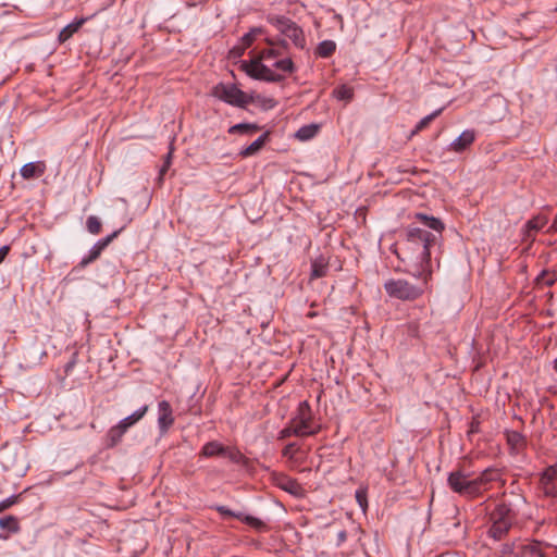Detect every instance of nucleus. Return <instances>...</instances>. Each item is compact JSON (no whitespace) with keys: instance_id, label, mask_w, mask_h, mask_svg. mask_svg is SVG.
I'll return each instance as SVG.
<instances>
[{"instance_id":"f257e3e1","label":"nucleus","mask_w":557,"mask_h":557,"mask_svg":"<svg viewBox=\"0 0 557 557\" xmlns=\"http://www.w3.org/2000/svg\"><path fill=\"white\" fill-rule=\"evenodd\" d=\"M414 219L435 233L409 225L405 240L399 250H396V255L404 262L413 263L417 267L414 275L426 281L432 273L431 248L442 238L445 225L440 219L424 213H416Z\"/></svg>"},{"instance_id":"f03ea898","label":"nucleus","mask_w":557,"mask_h":557,"mask_svg":"<svg viewBox=\"0 0 557 557\" xmlns=\"http://www.w3.org/2000/svg\"><path fill=\"white\" fill-rule=\"evenodd\" d=\"M271 46L270 48L260 51L258 58L251 60L249 63H244L242 67L250 77L269 83H280L284 79V75L274 72L271 67L263 64L262 61H271L281 57L283 52L280 48L274 47L275 42L271 39L267 40Z\"/></svg>"},{"instance_id":"7ed1b4c3","label":"nucleus","mask_w":557,"mask_h":557,"mask_svg":"<svg viewBox=\"0 0 557 557\" xmlns=\"http://www.w3.org/2000/svg\"><path fill=\"white\" fill-rule=\"evenodd\" d=\"M516 519L517 513L509 504H497L488 513L490 528L487 535L495 541L504 540L515 524Z\"/></svg>"},{"instance_id":"20e7f679","label":"nucleus","mask_w":557,"mask_h":557,"mask_svg":"<svg viewBox=\"0 0 557 557\" xmlns=\"http://www.w3.org/2000/svg\"><path fill=\"white\" fill-rule=\"evenodd\" d=\"M211 96L233 107L245 109L253 102L251 96L239 89L235 84L219 83L211 89Z\"/></svg>"},{"instance_id":"39448f33","label":"nucleus","mask_w":557,"mask_h":557,"mask_svg":"<svg viewBox=\"0 0 557 557\" xmlns=\"http://www.w3.org/2000/svg\"><path fill=\"white\" fill-rule=\"evenodd\" d=\"M447 484L454 493H457L466 498L473 499L480 496L478 482H475L474 479H470V475L460 469L449 473L447 478Z\"/></svg>"},{"instance_id":"423d86ee","label":"nucleus","mask_w":557,"mask_h":557,"mask_svg":"<svg viewBox=\"0 0 557 557\" xmlns=\"http://www.w3.org/2000/svg\"><path fill=\"white\" fill-rule=\"evenodd\" d=\"M301 432V437L315 435L321 431V425L314 424L313 412L307 400L300 401L295 414L289 420Z\"/></svg>"},{"instance_id":"0eeeda50","label":"nucleus","mask_w":557,"mask_h":557,"mask_svg":"<svg viewBox=\"0 0 557 557\" xmlns=\"http://www.w3.org/2000/svg\"><path fill=\"white\" fill-rule=\"evenodd\" d=\"M388 296L400 300H416L423 294V289L410 284L406 280H388L384 283Z\"/></svg>"},{"instance_id":"6e6552de","label":"nucleus","mask_w":557,"mask_h":557,"mask_svg":"<svg viewBox=\"0 0 557 557\" xmlns=\"http://www.w3.org/2000/svg\"><path fill=\"white\" fill-rule=\"evenodd\" d=\"M272 24L287 38H289L293 44L299 48H306V37L304 30L300 26H298L294 21L285 16H276L272 20Z\"/></svg>"},{"instance_id":"1a4fd4ad","label":"nucleus","mask_w":557,"mask_h":557,"mask_svg":"<svg viewBox=\"0 0 557 557\" xmlns=\"http://www.w3.org/2000/svg\"><path fill=\"white\" fill-rule=\"evenodd\" d=\"M223 518H235L240 520L242 522L248 524L252 529L257 531H265L268 529L267 524L259 518L245 515L243 512H236L223 505H216L213 507Z\"/></svg>"},{"instance_id":"9d476101","label":"nucleus","mask_w":557,"mask_h":557,"mask_svg":"<svg viewBox=\"0 0 557 557\" xmlns=\"http://www.w3.org/2000/svg\"><path fill=\"white\" fill-rule=\"evenodd\" d=\"M540 488L546 497L557 496V463L547 467L542 472Z\"/></svg>"},{"instance_id":"9b49d317","label":"nucleus","mask_w":557,"mask_h":557,"mask_svg":"<svg viewBox=\"0 0 557 557\" xmlns=\"http://www.w3.org/2000/svg\"><path fill=\"white\" fill-rule=\"evenodd\" d=\"M548 222L547 216L537 214L530 219L523 228V242H529L532 244L535 238V233L541 231Z\"/></svg>"},{"instance_id":"f8f14e48","label":"nucleus","mask_w":557,"mask_h":557,"mask_svg":"<svg viewBox=\"0 0 557 557\" xmlns=\"http://www.w3.org/2000/svg\"><path fill=\"white\" fill-rule=\"evenodd\" d=\"M158 425L160 431L165 433L174 423L173 410L170 403L166 400H161L158 405Z\"/></svg>"},{"instance_id":"ddd939ff","label":"nucleus","mask_w":557,"mask_h":557,"mask_svg":"<svg viewBox=\"0 0 557 557\" xmlns=\"http://www.w3.org/2000/svg\"><path fill=\"white\" fill-rule=\"evenodd\" d=\"M274 482L277 487L294 496H300L302 494V487L298 481L286 474H276Z\"/></svg>"},{"instance_id":"4468645a","label":"nucleus","mask_w":557,"mask_h":557,"mask_svg":"<svg viewBox=\"0 0 557 557\" xmlns=\"http://www.w3.org/2000/svg\"><path fill=\"white\" fill-rule=\"evenodd\" d=\"M474 139V131L466 129L450 144V150L460 153L469 148L473 144Z\"/></svg>"},{"instance_id":"2eb2a0df","label":"nucleus","mask_w":557,"mask_h":557,"mask_svg":"<svg viewBox=\"0 0 557 557\" xmlns=\"http://www.w3.org/2000/svg\"><path fill=\"white\" fill-rule=\"evenodd\" d=\"M500 479V472L496 468H487L480 473L479 476L474 478L475 482H478V490L480 491V496L486 491V485L491 482L497 481Z\"/></svg>"},{"instance_id":"dca6fc26","label":"nucleus","mask_w":557,"mask_h":557,"mask_svg":"<svg viewBox=\"0 0 557 557\" xmlns=\"http://www.w3.org/2000/svg\"><path fill=\"white\" fill-rule=\"evenodd\" d=\"M148 409H149L148 405H145V406L140 407L139 409H137L136 411H134L132 414H129V416L125 417L124 419H122L121 421H119L117 424H120V426L124 431L127 432L129 428L135 425L137 422H139L145 417Z\"/></svg>"},{"instance_id":"f3484780","label":"nucleus","mask_w":557,"mask_h":557,"mask_svg":"<svg viewBox=\"0 0 557 557\" xmlns=\"http://www.w3.org/2000/svg\"><path fill=\"white\" fill-rule=\"evenodd\" d=\"M125 433H126V431H124L120 426V424H115V425L111 426L106 434V447L107 448L115 447L117 444L121 443Z\"/></svg>"},{"instance_id":"a211bd4d","label":"nucleus","mask_w":557,"mask_h":557,"mask_svg":"<svg viewBox=\"0 0 557 557\" xmlns=\"http://www.w3.org/2000/svg\"><path fill=\"white\" fill-rule=\"evenodd\" d=\"M519 557H547L537 541L523 544L520 547Z\"/></svg>"},{"instance_id":"6ab92c4d","label":"nucleus","mask_w":557,"mask_h":557,"mask_svg":"<svg viewBox=\"0 0 557 557\" xmlns=\"http://www.w3.org/2000/svg\"><path fill=\"white\" fill-rule=\"evenodd\" d=\"M87 20V17H82L62 28L59 33V41L61 44L67 41L76 32H78V29L86 23Z\"/></svg>"},{"instance_id":"aec40b11","label":"nucleus","mask_w":557,"mask_h":557,"mask_svg":"<svg viewBox=\"0 0 557 557\" xmlns=\"http://www.w3.org/2000/svg\"><path fill=\"white\" fill-rule=\"evenodd\" d=\"M268 138H269V133L265 132L260 137H258L253 143H251L248 147L243 149L239 152V156L242 158H248V157L257 154L262 149V147L265 145Z\"/></svg>"},{"instance_id":"412c9836","label":"nucleus","mask_w":557,"mask_h":557,"mask_svg":"<svg viewBox=\"0 0 557 557\" xmlns=\"http://www.w3.org/2000/svg\"><path fill=\"white\" fill-rule=\"evenodd\" d=\"M327 269L329 261L323 256H320L319 258L314 259L311 262V280L324 277L327 273Z\"/></svg>"},{"instance_id":"4be33fe9","label":"nucleus","mask_w":557,"mask_h":557,"mask_svg":"<svg viewBox=\"0 0 557 557\" xmlns=\"http://www.w3.org/2000/svg\"><path fill=\"white\" fill-rule=\"evenodd\" d=\"M225 451V446H223L221 443L216 441H211L206 443L202 446V449L200 451V456L206 458L216 457V456H223Z\"/></svg>"},{"instance_id":"5701e85b","label":"nucleus","mask_w":557,"mask_h":557,"mask_svg":"<svg viewBox=\"0 0 557 557\" xmlns=\"http://www.w3.org/2000/svg\"><path fill=\"white\" fill-rule=\"evenodd\" d=\"M507 443L515 454L520 453L525 446V440L523 435L517 431L507 433Z\"/></svg>"},{"instance_id":"b1692460","label":"nucleus","mask_w":557,"mask_h":557,"mask_svg":"<svg viewBox=\"0 0 557 557\" xmlns=\"http://www.w3.org/2000/svg\"><path fill=\"white\" fill-rule=\"evenodd\" d=\"M336 50V44L333 40L321 41L317 49L315 55L319 58H330Z\"/></svg>"},{"instance_id":"393cba45","label":"nucleus","mask_w":557,"mask_h":557,"mask_svg":"<svg viewBox=\"0 0 557 557\" xmlns=\"http://www.w3.org/2000/svg\"><path fill=\"white\" fill-rule=\"evenodd\" d=\"M260 129V126L253 123H239L228 128L230 134H253Z\"/></svg>"},{"instance_id":"a878e982","label":"nucleus","mask_w":557,"mask_h":557,"mask_svg":"<svg viewBox=\"0 0 557 557\" xmlns=\"http://www.w3.org/2000/svg\"><path fill=\"white\" fill-rule=\"evenodd\" d=\"M0 528L8 530L10 533H17L21 530L20 522L14 516L0 518Z\"/></svg>"},{"instance_id":"bb28decb","label":"nucleus","mask_w":557,"mask_h":557,"mask_svg":"<svg viewBox=\"0 0 557 557\" xmlns=\"http://www.w3.org/2000/svg\"><path fill=\"white\" fill-rule=\"evenodd\" d=\"M319 127L315 124L305 125L296 132V138L300 140H309L317 135Z\"/></svg>"},{"instance_id":"cd10ccee","label":"nucleus","mask_w":557,"mask_h":557,"mask_svg":"<svg viewBox=\"0 0 557 557\" xmlns=\"http://www.w3.org/2000/svg\"><path fill=\"white\" fill-rule=\"evenodd\" d=\"M442 111L443 109L435 110L431 114L421 119L419 123L416 125L414 129L412 131L411 136L417 135L419 132L428 127L429 124L442 113Z\"/></svg>"},{"instance_id":"c85d7f7f","label":"nucleus","mask_w":557,"mask_h":557,"mask_svg":"<svg viewBox=\"0 0 557 557\" xmlns=\"http://www.w3.org/2000/svg\"><path fill=\"white\" fill-rule=\"evenodd\" d=\"M272 66L277 69L278 71L289 74L294 73L296 70V66L290 58L276 60L272 63Z\"/></svg>"},{"instance_id":"c756f323","label":"nucleus","mask_w":557,"mask_h":557,"mask_svg":"<svg viewBox=\"0 0 557 557\" xmlns=\"http://www.w3.org/2000/svg\"><path fill=\"white\" fill-rule=\"evenodd\" d=\"M334 96L338 100H345L350 101L354 97V90L351 87H348L347 85H341L333 91Z\"/></svg>"},{"instance_id":"7c9ffc66","label":"nucleus","mask_w":557,"mask_h":557,"mask_svg":"<svg viewBox=\"0 0 557 557\" xmlns=\"http://www.w3.org/2000/svg\"><path fill=\"white\" fill-rule=\"evenodd\" d=\"M290 436L301 437V432H300L299 429L295 428V425L292 424V422L289 421L288 424L278 432L277 438L278 440H285V438H288Z\"/></svg>"},{"instance_id":"2f4dec72","label":"nucleus","mask_w":557,"mask_h":557,"mask_svg":"<svg viewBox=\"0 0 557 557\" xmlns=\"http://www.w3.org/2000/svg\"><path fill=\"white\" fill-rule=\"evenodd\" d=\"M101 252L102 251L99 249V247L97 245H94L91 247V249L89 250L88 255L86 257H84L82 259V261L79 262L81 268H85L89 263L97 260L100 257Z\"/></svg>"},{"instance_id":"473e14b6","label":"nucleus","mask_w":557,"mask_h":557,"mask_svg":"<svg viewBox=\"0 0 557 557\" xmlns=\"http://www.w3.org/2000/svg\"><path fill=\"white\" fill-rule=\"evenodd\" d=\"M224 457H227L234 463H243L245 456L236 448L225 447Z\"/></svg>"},{"instance_id":"72a5a7b5","label":"nucleus","mask_w":557,"mask_h":557,"mask_svg":"<svg viewBox=\"0 0 557 557\" xmlns=\"http://www.w3.org/2000/svg\"><path fill=\"white\" fill-rule=\"evenodd\" d=\"M21 175L23 178L29 180L38 175V166L33 163H26L21 169Z\"/></svg>"},{"instance_id":"f704fd0d","label":"nucleus","mask_w":557,"mask_h":557,"mask_svg":"<svg viewBox=\"0 0 557 557\" xmlns=\"http://www.w3.org/2000/svg\"><path fill=\"white\" fill-rule=\"evenodd\" d=\"M86 226L90 234L97 235L101 232L102 225H101L100 220L97 216L90 215V216H88V219L86 221Z\"/></svg>"},{"instance_id":"c9c22d12","label":"nucleus","mask_w":557,"mask_h":557,"mask_svg":"<svg viewBox=\"0 0 557 557\" xmlns=\"http://www.w3.org/2000/svg\"><path fill=\"white\" fill-rule=\"evenodd\" d=\"M556 281V274L549 271H542L541 274L536 277L537 283H542L546 286H552Z\"/></svg>"},{"instance_id":"e433bc0d","label":"nucleus","mask_w":557,"mask_h":557,"mask_svg":"<svg viewBox=\"0 0 557 557\" xmlns=\"http://www.w3.org/2000/svg\"><path fill=\"white\" fill-rule=\"evenodd\" d=\"M261 32L262 30L260 28H253L249 33L245 34L242 38L244 47H250Z\"/></svg>"},{"instance_id":"4c0bfd02","label":"nucleus","mask_w":557,"mask_h":557,"mask_svg":"<svg viewBox=\"0 0 557 557\" xmlns=\"http://www.w3.org/2000/svg\"><path fill=\"white\" fill-rule=\"evenodd\" d=\"M123 228H120L112 234L108 235L107 237L98 240L95 245L99 247L101 251H103L111 243L112 240L121 233Z\"/></svg>"},{"instance_id":"58836bf2","label":"nucleus","mask_w":557,"mask_h":557,"mask_svg":"<svg viewBox=\"0 0 557 557\" xmlns=\"http://www.w3.org/2000/svg\"><path fill=\"white\" fill-rule=\"evenodd\" d=\"M299 450V446L296 444V443H289L287 444L283 450H282V455L284 457H287L289 459H293L295 458L297 451Z\"/></svg>"},{"instance_id":"ea45409f","label":"nucleus","mask_w":557,"mask_h":557,"mask_svg":"<svg viewBox=\"0 0 557 557\" xmlns=\"http://www.w3.org/2000/svg\"><path fill=\"white\" fill-rule=\"evenodd\" d=\"M407 333L408 335L412 337H419L420 336V326L418 322H410L407 325Z\"/></svg>"},{"instance_id":"a19ab883","label":"nucleus","mask_w":557,"mask_h":557,"mask_svg":"<svg viewBox=\"0 0 557 557\" xmlns=\"http://www.w3.org/2000/svg\"><path fill=\"white\" fill-rule=\"evenodd\" d=\"M356 499L362 509L367 508V495L364 491L358 490L356 492Z\"/></svg>"},{"instance_id":"79ce46f5","label":"nucleus","mask_w":557,"mask_h":557,"mask_svg":"<svg viewBox=\"0 0 557 557\" xmlns=\"http://www.w3.org/2000/svg\"><path fill=\"white\" fill-rule=\"evenodd\" d=\"M20 497H21V494L20 495H12V496L5 498L4 500H2L1 503L3 504V507L7 510L10 507H12L13 505H15L18 502Z\"/></svg>"},{"instance_id":"37998d69","label":"nucleus","mask_w":557,"mask_h":557,"mask_svg":"<svg viewBox=\"0 0 557 557\" xmlns=\"http://www.w3.org/2000/svg\"><path fill=\"white\" fill-rule=\"evenodd\" d=\"M515 550V543H505L500 548V556L511 555Z\"/></svg>"},{"instance_id":"c03bdc74","label":"nucleus","mask_w":557,"mask_h":557,"mask_svg":"<svg viewBox=\"0 0 557 557\" xmlns=\"http://www.w3.org/2000/svg\"><path fill=\"white\" fill-rule=\"evenodd\" d=\"M171 156H172V153L169 152L168 156H166L165 162H164L163 166L160 170V177H162L164 175V173L168 171V169H169V166L171 164Z\"/></svg>"},{"instance_id":"a18cd8bd","label":"nucleus","mask_w":557,"mask_h":557,"mask_svg":"<svg viewBox=\"0 0 557 557\" xmlns=\"http://www.w3.org/2000/svg\"><path fill=\"white\" fill-rule=\"evenodd\" d=\"M171 156H172V153L169 152L168 156H166L165 162H164L163 166L160 170V177H162L164 175V173L168 171V169H169V166L171 164Z\"/></svg>"},{"instance_id":"49530a36","label":"nucleus","mask_w":557,"mask_h":557,"mask_svg":"<svg viewBox=\"0 0 557 557\" xmlns=\"http://www.w3.org/2000/svg\"><path fill=\"white\" fill-rule=\"evenodd\" d=\"M347 539V533L346 531H339L338 534H337V545H341L342 543H344Z\"/></svg>"},{"instance_id":"de8ad7c7","label":"nucleus","mask_w":557,"mask_h":557,"mask_svg":"<svg viewBox=\"0 0 557 557\" xmlns=\"http://www.w3.org/2000/svg\"><path fill=\"white\" fill-rule=\"evenodd\" d=\"M9 250H10V247L9 246H3L0 248V263L4 260V258L7 257V255L9 253Z\"/></svg>"},{"instance_id":"09e8293b","label":"nucleus","mask_w":557,"mask_h":557,"mask_svg":"<svg viewBox=\"0 0 557 557\" xmlns=\"http://www.w3.org/2000/svg\"><path fill=\"white\" fill-rule=\"evenodd\" d=\"M276 45V48H280V50H286L288 48V44L286 40L282 39V40H278Z\"/></svg>"},{"instance_id":"8fccbe9b","label":"nucleus","mask_w":557,"mask_h":557,"mask_svg":"<svg viewBox=\"0 0 557 557\" xmlns=\"http://www.w3.org/2000/svg\"><path fill=\"white\" fill-rule=\"evenodd\" d=\"M478 430H479V421L473 419L470 424V432L474 433V432H478Z\"/></svg>"},{"instance_id":"3c124183","label":"nucleus","mask_w":557,"mask_h":557,"mask_svg":"<svg viewBox=\"0 0 557 557\" xmlns=\"http://www.w3.org/2000/svg\"><path fill=\"white\" fill-rule=\"evenodd\" d=\"M554 231H557V215L555 216L553 224L550 226Z\"/></svg>"},{"instance_id":"603ef678","label":"nucleus","mask_w":557,"mask_h":557,"mask_svg":"<svg viewBox=\"0 0 557 557\" xmlns=\"http://www.w3.org/2000/svg\"><path fill=\"white\" fill-rule=\"evenodd\" d=\"M315 315H317V313H315V312H313V311H310V312H308V313H307V317H308V318H313V317H315Z\"/></svg>"},{"instance_id":"864d4df0","label":"nucleus","mask_w":557,"mask_h":557,"mask_svg":"<svg viewBox=\"0 0 557 557\" xmlns=\"http://www.w3.org/2000/svg\"><path fill=\"white\" fill-rule=\"evenodd\" d=\"M5 508L3 507V504L0 502V512L4 511Z\"/></svg>"},{"instance_id":"5fc2aeb1","label":"nucleus","mask_w":557,"mask_h":557,"mask_svg":"<svg viewBox=\"0 0 557 557\" xmlns=\"http://www.w3.org/2000/svg\"><path fill=\"white\" fill-rule=\"evenodd\" d=\"M0 539H2V540H7V539H8V535H2V534H0Z\"/></svg>"},{"instance_id":"6e6d98bb","label":"nucleus","mask_w":557,"mask_h":557,"mask_svg":"<svg viewBox=\"0 0 557 557\" xmlns=\"http://www.w3.org/2000/svg\"><path fill=\"white\" fill-rule=\"evenodd\" d=\"M554 363H555V364H554V368H555V370L557 371V359L555 360V362H554Z\"/></svg>"},{"instance_id":"4d7b16f0","label":"nucleus","mask_w":557,"mask_h":557,"mask_svg":"<svg viewBox=\"0 0 557 557\" xmlns=\"http://www.w3.org/2000/svg\"><path fill=\"white\" fill-rule=\"evenodd\" d=\"M517 557H519V555Z\"/></svg>"}]
</instances>
